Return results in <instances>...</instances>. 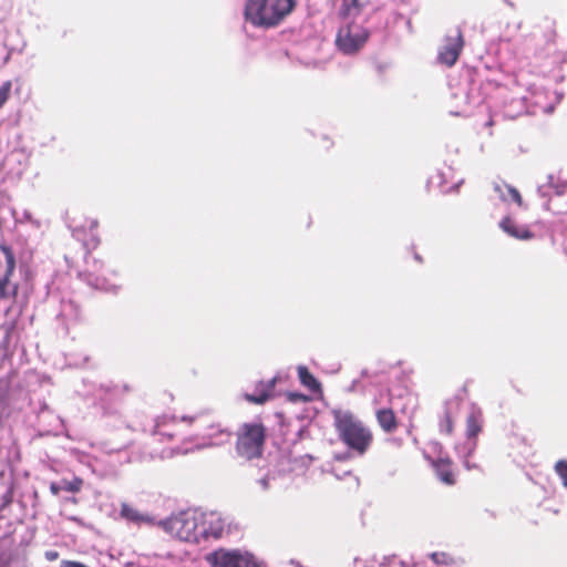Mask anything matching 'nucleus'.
Returning <instances> with one entry per match:
<instances>
[{
	"mask_svg": "<svg viewBox=\"0 0 567 567\" xmlns=\"http://www.w3.org/2000/svg\"><path fill=\"white\" fill-rule=\"evenodd\" d=\"M275 388V380H270L268 382H259L256 385L254 393H245L244 398L246 401L254 404H264L267 402L272 394Z\"/></svg>",
	"mask_w": 567,
	"mask_h": 567,
	"instance_id": "obj_14",
	"label": "nucleus"
},
{
	"mask_svg": "<svg viewBox=\"0 0 567 567\" xmlns=\"http://www.w3.org/2000/svg\"><path fill=\"white\" fill-rule=\"evenodd\" d=\"M430 557L436 565L450 566L455 563L454 558L444 551H434L430 555Z\"/></svg>",
	"mask_w": 567,
	"mask_h": 567,
	"instance_id": "obj_23",
	"label": "nucleus"
},
{
	"mask_svg": "<svg viewBox=\"0 0 567 567\" xmlns=\"http://www.w3.org/2000/svg\"><path fill=\"white\" fill-rule=\"evenodd\" d=\"M368 39L369 32L367 29L350 23L339 30L336 43L343 53L353 54L365 44Z\"/></svg>",
	"mask_w": 567,
	"mask_h": 567,
	"instance_id": "obj_7",
	"label": "nucleus"
},
{
	"mask_svg": "<svg viewBox=\"0 0 567 567\" xmlns=\"http://www.w3.org/2000/svg\"><path fill=\"white\" fill-rule=\"evenodd\" d=\"M464 39L460 28L453 29L445 38V42L439 51L437 60L449 68L453 66L463 50Z\"/></svg>",
	"mask_w": 567,
	"mask_h": 567,
	"instance_id": "obj_9",
	"label": "nucleus"
},
{
	"mask_svg": "<svg viewBox=\"0 0 567 567\" xmlns=\"http://www.w3.org/2000/svg\"><path fill=\"white\" fill-rule=\"evenodd\" d=\"M332 415L339 440L357 455H364L374 440L372 430L350 411L334 410Z\"/></svg>",
	"mask_w": 567,
	"mask_h": 567,
	"instance_id": "obj_1",
	"label": "nucleus"
},
{
	"mask_svg": "<svg viewBox=\"0 0 567 567\" xmlns=\"http://www.w3.org/2000/svg\"><path fill=\"white\" fill-rule=\"evenodd\" d=\"M12 89V82L10 80L2 83L0 86V109L8 102Z\"/></svg>",
	"mask_w": 567,
	"mask_h": 567,
	"instance_id": "obj_24",
	"label": "nucleus"
},
{
	"mask_svg": "<svg viewBox=\"0 0 567 567\" xmlns=\"http://www.w3.org/2000/svg\"><path fill=\"white\" fill-rule=\"evenodd\" d=\"M375 419L381 430L385 433H393L399 427L398 417L390 408L378 409L375 411Z\"/></svg>",
	"mask_w": 567,
	"mask_h": 567,
	"instance_id": "obj_15",
	"label": "nucleus"
},
{
	"mask_svg": "<svg viewBox=\"0 0 567 567\" xmlns=\"http://www.w3.org/2000/svg\"><path fill=\"white\" fill-rule=\"evenodd\" d=\"M260 485L262 486L264 489H267L268 488V480L267 478H261L259 481Z\"/></svg>",
	"mask_w": 567,
	"mask_h": 567,
	"instance_id": "obj_31",
	"label": "nucleus"
},
{
	"mask_svg": "<svg viewBox=\"0 0 567 567\" xmlns=\"http://www.w3.org/2000/svg\"><path fill=\"white\" fill-rule=\"evenodd\" d=\"M267 429L261 422L243 423L236 433V452L245 460L261 457Z\"/></svg>",
	"mask_w": 567,
	"mask_h": 567,
	"instance_id": "obj_4",
	"label": "nucleus"
},
{
	"mask_svg": "<svg viewBox=\"0 0 567 567\" xmlns=\"http://www.w3.org/2000/svg\"><path fill=\"white\" fill-rule=\"evenodd\" d=\"M334 4L339 6V17L341 19H349L358 17L362 11V4L359 0H331Z\"/></svg>",
	"mask_w": 567,
	"mask_h": 567,
	"instance_id": "obj_18",
	"label": "nucleus"
},
{
	"mask_svg": "<svg viewBox=\"0 0 567 567\" xmlns=\"http://www.w3.org/2000/svg\"><path fill=\"white\" fill-rule=\"evenodd\" d=\"M12 498H13V491L12 489H9L4 495H3V507L10 505L12 503Z\"/></svg>",
	"mask_w": 567,
	"mask_h": 567,
	"instance_id": "obj_27",
	"label": "nucleus"
},
{
	"mask_svg": "<svg viewBox=\"0 0 567 567\" xmlns=\"http://www.w3.org/2000/svg\"><path fill=\"white\" fill-rule=\"evenodd\" d=\"M2 367V360L0 359V368Z\"/></svg>",
	"mask_w": 567,
	"mask_h": 567,
	"instance_id": "obj_34",
	"label": "nucleus"
},
{
	"mask_svg": "<svg viewBox=\"0 0 567 567\" xmlns=\"http://www.w3.org/2000/svg\"><path fill=\"white\" fill-rule=\"evenodd\" d=\"M506 188H507V192H508V195H509L511 199L513 202H515L518 206H522L523 205V198H522V195L518 192V189H516L515 187H513L511 185H507Z\"/></svg>",
	"mask_w": 567,
	"mask_h": 567,
	"instance_id": "obj_26",
	"label": "nucleus"
},
{
	"mask_svg": "<svg viewBox=\"0 0 567 567\" xmlns=\"http://www.w3.org/2000/svg\"><path fill=\"white\" fill-rule=\"evenodd\" d=\"M99 220L84 216L74 217L71 221L73 237L83 243L84 248L87 250L85 256L84 272L89 280H94L96 285L100 284L101 276L104 275V264L91 255V251L96 249L101 239L96 234Z\"/></svg>",
	"mask_w": 567,
	"mask_h": 567,
	"instance_id": "obj_3",
	"label": "nucleus"
},
{
	"mask_svg": "<svg viewBox=\"0 0 567 567\" xmlns=\"http://www.w3.org/2000/svg\"><path fill=\"white\" fill-rule=\"evenodd\" d=\"M296 0H247L244 16L257 28L278 27L296 8Z\"/></svg>",
	"mask_w": 567,
	"mask_h": 567,
	"instance_id": "obj_2",
	"label": "nucleus"
},
{
	"mask_svg": "<svg viewBox=\"0 0 567 567\" xmlns=\"http://www.w3.org/2000/svg\"><path fill=\"white\" fill-rule=\"evenodd\" d=\"M200 513L183 511L161 520L158 525L169 535L187 543H199Z\"/></svg>",
	"mask_w": 567,
	"mask_h": 567,
	"instance_id": "obj_5",
	"label": "nucleus"
},
{
	"mask_svg": "<svg viewBox=\"0 0 567 567\" xmlns=\"http://www.w3.org/2000/svg\"><path fill=\"white\" fill-rule=\"evenodd\" d=\"M463 400L454 396L444 402L443 412L439 416V430L444 435H452L454 432L455 419L458 414Z\"/></svg>",
	"mask_w": 567,
	"mask_h": 567,
	"instance_id": "obj_10",
	"label": "nucleus"
},
{
	"mask_svg": "<svg viewBox=\"0 0 567 567\" xmlns=\"http://www.w3.org/2000/svg\"><path fill=\"white\" fill-rule=\"evenodd\" d=\"M431 465L441 483L447 486H453L457 483V472L455 471L454 463L450 457L432 460Z\"/></svg>",
	"mask_w": 567,
	"mask_h": 567,
	"instance_id": "obj_13",
	"label": "nucleus"
},
{
	"mask_svg": "<svg viewBox=\"0 0 567 567\" xmlns=\"http://www.w3.org/2000/svg\"><path fill=\"white\" fill-rule=\"evenodd\" d=\"M498 226L506 235L517 240H532L535 238V234L529 226L519 224L511 216L502 218Z\"/></svg>",
	"mask_w": 567,
	"mask_h": 567,
	"instance_id": "obj_12",
	"label": "nucleus"
},
{
	"mask_svg": "<svg viewBox=\"0 0 567 567\" xmlns=\"http://www.w3.org/2000/svg\"><path fill=\"white\" fill-rule=\"evenodd\" d=\"M350 456H351L350 453L346 452V453H342V454L334 455V460L340 461V462L341 461H347V460L350 458Z\"/></svg>",
	"mask_w": 567,
	"mask_h": 567,
	"instance_id": "obj_30",
	"label": "nucleus"
},
{
	"mask_svg": "<svg viewBox=\"0 0 567 567\" xmlns=\"http://www.w3.org/2000/svg\"><path fill=\"white\" fill-rule=\"evenodd\" d=\"M62 491V486L59 485L58 483L55 482H52L50 484V492L53 494V495H59V493Z\"/></svg>",
	"mask_w": 567,
	"mask_h": 567,
	"instance_id": "obj_29",
	"label": "nucleus"
},
{
	"mask_svg": "<svg viewBox=\"0 0 567 567\" xmlns=\"http://www.w3.org/2000/svg\"><path fill=\"white\" fill-rule=\"evenodd\" d=\"M207 560L213 567H259L252 555L239 550L218 549Z\"/></svg>",
	"mask_w": 567,
	"mask_h": 567,
	"instance_id": "obj_8",
	"label": "nucleus"
},
{
	"mask_svg": "<svg viewBox=\"0 0 567 567\" xmlns=\"http://www.w3.org/2000/svg\"><path fill=\"white\" fill-rule=\"evenodd\" d=\"M44 556L49 561H54L59 558L60 554L56 550H47Z\"/></svg>",
	"mask_w": 567,
	"mask_h": 567,
	"instance_id": "obj_28",
	"label": "nucleus"
},
{
	"mask_svg": "<svg viewBox=\"0 0 567 567\" xmlns=\"http://www.w3.org/2000/svg\"><path fill=\"white\" fill-rule=\"evenodd\" d=\"M415 259H416L417 261L422 262V257H421V256H419L417 254H415Z\"/></svg>",
	"mask_w": 567,
	"mask_h": 567,
	"instance_id": "obj_32",
	"label": "nucleus"
},
{
	"mask_svg": "<svg viewBox=\"0 0 567 567\" xmlns=\"http://www.w3.org/2000/svg\"><path fill=\"white\" fill-rule=\"evenodd\" d=\"M120 515L122 518L134 524L152 523V518L148 515L140 513L136 508L126 503L121 505Z\"/></svg>",
	"mask_w": 567,
	"mask_h": 567,
	"instance_id": "obj_19",
	"label": "nucleus"
},
{
	"mask_svg": "<svg viewBox=\"0 0 567 567\" xmlns=\"http://www.w3.org/2000/svg\"><path fill=\"white\" fill-rule=\"evenodd\" d=\"M175 427H176V424H174V423L173 424H157L153 432L154 439L156 441H164V440L173 441L177 434L175 431Z\"/></svg>",
	"mask_w": 567,
	"mask_h": 567,
	"instance_id": "obj_20",
	"label": "nucleus"
},
{
	"mask_svg": "<svg viewBox=\"0 0 567 567\" xmlns=\"http://www.w3.org/2000/svg\"><path fill=\"white\" fill-rule=\"evenodd\" d=\"M225 530V523L220 516L215 513L203 514L200 513L199 522V539L214 538L218 539L223 536Z\"/></svg>",
	"mask_w": 567,
	"mask_h": 567,
	"instance_id": "obj_11",
	"label": "nucleus"
},
{
	"mask_svg": "<svg viewBox=\"0 0 567 567\" xmlns=\"http://www.w3.org/2000/svg\"><path fill=\"white\" fill-rule=\"evenodd\" d=\"M298 377L300 382L308 389L316 391L320 389L319 381L313 377L312 373L306 367L298 368Z\"/></svg>",
	"mask_w": 567,
	"mask_h": 567,
	"instance_id": "obj_21",
	"label": "nucleus"
},
{
	"mask_svg": "<svg viewBox=\"0 0 567 567\" xmlns=\"http://www.w3.org/2000/svg\"><path fill=\"white\" fill-rule=\"evenodd\" d=\"M494 189H495V192L499 193L501 192V186L499 185H495Z\"/></svg>",
	"mask_w": 567,
	"mask_h": 567,
	"instance_id": "obj_33",
	"label": "nucleus"
},
{
	"mask_svg": "<svg viewBox=\"0 0 567 567\" xmlns=\"http://www.w3.org/2000/svg\"><path fill=\"white\" fill-rule=\"evenodd\" d=\"M0 252L4 258L3 275L0 276V301L16 299L19 292V285L11 282V277L16 269V256L11 246L6 241H0Z\"/></svg>",
	"mask_w": 567,
	"mask_h": 567,
	"instance_id": "obj_6",
	"label": "nucleus"
},
{
	"mask_svg": "<svg viewBox=\"0 0 567 567\" xmlns=\"http://www.w3.org/2000/svg\"><path fill=\"white\" fill-rule=\"evenodd\" d=\"M555 471L561 478L563 484L567 487V461L560 460L555 464Z\"/></svg>",
	"mask_w": 567,
	"mask_h": 567,
	"instance_id": "obj_25",
	"label": "nucleus"
},
{
	"mask_svg": "<svg viewBox=\"0 0 567 567\" xmlns=\"http://www.w3.org/2000/svg\"><path fill=\"white\" fill-rule=\"evenodd\" d=\"M183 421H188L189 423L196 422L198 426L204 431H210L207 433L208 435H213L216 432H219L220 424L216 422L214 415L208 412L198 413L192 417H183Z\"/></svg>",
	"mask_w": 567,
	"mask_h": 567,
	"instance_id": "obj_16",
	"label": "nucleus"
},
{
	"mask_svg": "<svg viewBox=\"0 0 567 567\" xmlns=\"http://www.w3.org/2000/svg\"><path fill=\"white\" fill-rule=\"evenodd\" d=\"M483 413L480 410H473L466 417V437L475 440L482 432Z\"/></svg>",
	"mask_w": 567,
	"mask_h": 567,
	"instance_id": "obj_17",
	"label": "nucleus"
},
{
	"mask_svg": "<svg viewBox=\"0 0 567 567\" xmlns=\"http://www.w3.org/2000/svg\"><path fill=\"white\" fill-rule=\"evenodd\" d=\"M62 489L70 493H79L83 487V480L79 476H74L71 481L63 478L61 481Z\"/></svg>",
	"mask_w": 567,
	"mask_h": 567,
	"instance_id": "obj_22",
	"label": "nucleus"
}]
</instances>
